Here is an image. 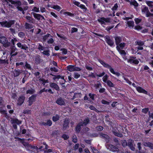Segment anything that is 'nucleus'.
Returning <instances> with one entry per match:
<instances>
[{
	"instance_id": "nucleus-2",
	"label": "nucleus",
	"mask_w": 153,
	"mask_h": 153,
	"mask_svg": "<svg viewBox=\"0 0 153 153\" xmlns=\"http://www.w3.org/2000/svg\"><path fill=\"white\" fill-rule=\"evenodd\" d=\"M15 21L14 20H10L9 21H3L0 22V25L2 27H10L14 24Z\"/></svg>"
},
{
	"instance_id": "nucleus-55",
	"label": "nucleus",
	"mask_w": 153,
	"mask_h": 153,
	"mask_svg": "<svg viewBox=\"0 0 153 153\" xmlns=\"http://www.w3.org/2000/svg\"><path fill=\"white\" fill-rule=\"evenodd\" d=\"M105 88H101L99 90V92L100 93H104V94H106L105 93H104L105 92Z\"/></svg>"
},
{
	"instance_id": "nucleus-13",
	"label": "nucleus",
	"mask_w": 153,
	"mask_h": 153,
	"mask_svg": "<svg viewBox=\"0 0 153 153\" xmlns=\"http://www.w3.org/2000/svg\"><path fill=\"white\" fill-rule=\"evenodd\" d=\"M50 86L51 88L55 89L57 91L60 90L59 88L58 85L55 83L51 82L50 85Z\"/></svg>"
},
{
	"instance_id": "nucleus-60",
	"label": "nucleus",
	"mask_w": 153,
	"mask_h": 153,
	"mask_svg": "<svg viewBox=\"0 0 153 153\" xmlns=\"http://www.w3.org/2000/svg\"><path fill=\"white\" fill-rule=\"evenodd\" d=\"M32 11L36 12H39V8H37L36 7H34L33 8L32 10Z\"/></svg>"
},
{
	"instance_id": "nucleus-22",
	"label": "nucleus",
	"mask_w": 153,
	"mask_h": 153,
	"mask_svg": "<svg viewBox=\"0 0 153 153\" xmlns=\"http://www.w3.org/2000/svg\"><path fill=\"white\" fill-rule=\"evenodd\" d=\"M90 120L88 118H85L83 122H80V124L82 125V126H86L89 122Z\"/></svg>"
},
{
	"instance_id": "nucleus-58",
	"label": "nucleus",
	"mask_w": 153,
	"mask_h": 153,
	"mask_svg": "<svg viewBox=\"0 0 153 153\" xmlns=\"http://www.w3.org/2000/svg\"><path fill=\"white\" fill-rule=\"evenodd\" d=\"M95 87H96V88H99L100 87H102V84L100 82L98 83H97L95 85Z\"/></svg>"
},
{
	"instance_id": "nucleus-36",
	"label": "nucleus",
	"mask_w": 153,
	"mask_h": 153,
	"mask_svg": "<svg viewBox=\"0 0 153 153\" xmlns=\"http://www.w3.org/2000/svg\"><path fill=\"white\" fill-rule=\"evenodd\" d=\"M146 146L149 147L151 149H153V144L151 142H146Z\"/></svg>"
},
{
	"instance_id": "nucleus-46",
	"label": "nucleus",
	"mask_w": 153,
	"mask_h": 153,
	"mask_svg": "<svg viewBox=\"0 0 153 153\" xmlns=\"http://www.w3.org/2000/svg\"><path fill=\"white\" fill-rule=\"evenodd\" d=\"M102 19L104 21L107 23L110 22V19L109 18H105L104 17H102Z\"/></svg>"
},
{
	"instance_id": "nucleus-26",
	"label": "nucleus",
	"mask_w": 153,
	"mask_h": 153,
	"mask_svg": "<svg viewBox=\"0 0 153 153\" xmlns=\"http://www.w3.org/2000/svg\"><path fill=\"white\" fill-rule=\"evenodd\" d=\"M14 71V77H17L21 73V72L20 71V70L19 69H15Z\"/></svg>"
},
{
	"instance_id": "nucleus-14",
	"label": "nucleus",
	"mask_w": 153,
	"mask_h": 153,
	"mask_svg": "<svg viewBox=\"0 0 153 153\" xmlns=\"http://www.w3.org/2000/svg\"><path fill=\"white\" fill-rule=\"evenodd\" d=\"M137 91L139 92L144 93L146 94H148V92L141 87L138 86L136 88Z\"/></svg>"
},
{
	"instance_id": "nucleus-18",
	"label": "nucleus",
	"mask_w": 153,
	"mask_h": 153,
	"mask_svg": "<svg viewBox=\"0 0 153 153\" xmlns=\"http://www.w3.org/2000/svg\"><path fill=\"white\" fill-rule=\"evenodd\" d=\"M116 48L117 51L121 55L123 56H125L126 54V53L125 51L124 50L120 49L119 45L117 46Z\"/></svg>"
},
{
	"instance_id": "nucleus-64",
	"label": "nucleus",
	"mask_w": 153,
	"mask_h": 153,
	"mask_svg": "<svg viewBox=\"0 0 153 153\" xmlns=\"http://www.w3.org/2000/svg\"><path fill=\"white\" fill-rule=\"evenodd\" d=\"M92 150H93L94 153H100L98 150L94 147H93Z\"/></svg>"
},
{
	"instance_id": "nucleus-45",
	"label": "nucleus",
	"mask_w": 153,
	"mask_h": 153,
	"mask_svg": "<svg viewBox=\"0 0 153 153\" xmlns=\"http://www.w3.org/2000/svg\"><path fill=\"white\" fill-rule=\"evenodd\" d=\"M149 111V109L148 108H144L142 109V112L145 114H147L148 112Z\"/></svg>"
},
{
	"instance_id": "nucleus-10",
	"label": "nucleus",
	"mask_w": 153,
	"mask_h": 153,
	"mask_svg": "<svg viewBox=\"0 0 153 153\" xmlns=\"http://www.w3.org/2000/svg\"><path fill=\"white\" fill-rule=\"evenodd\" d=\"M65 99L62 97H59L58 98L56 101V103L58 105H63L65 104Z\"/></svg>"
},
{
	"instance_id": "nucleus-31",
	"label": "nucleus",
	"mask_w": 153,
	"mask_h": 153,
	"mask_svg": "<svg viewBox=\"0 0 153 153\" xmlns=\"http://www.w3.org/2000/svg\"><path fill=\"white\" fill-rule=\"evenodd\" d=\"M105 83H107V85L110 87H113L114 86L113 83L109 80H108Z\"/></svg>"
},
{
	"instance_id": "nucleus-1",
	"label": "nucleus",
	"mask_w": 153,
	"mask_h": 153,
	"mask_svg": "<svg viewBox=\"0 0 153 153\" xmlns=\"http://www.w3.org/2000/svg\"><path fill=\"white\" fill-rule=\"evenodd\" d=\"M0 42L5 48L8 47L10 46V43L8 41L7 38L4 36L0 37Z\"/></svg>"
},
{
	"instance_id": "nucleus-20",
	"label": "nucleus",
	"mask_w": 153,
	"mask_h": 153,
	"mask_svg": "<svg viewBox=\"0 0 153 153\" xmlns=\"http://www.w3.org/2000/svg\"><path fill=\"white\" fill-rule=\"evenodd\" d=\"M11 4L15 5V6H17V7H19L22 4L20 1L17 0L13 1Z\"/></svg>"
},
{
	"instance_id": "nucleus-28",
	"label": "nucleus",
	"mask_w": 153,
	"mask_h": 153,
	"mask_svg": "<svg viewBox=\"0 0 153 153\" xmlns=\"http://www.w3.org/2000/svg\"><path fill=\"white\" fill-rule=\"evenodd\" d=\"M32 13L33 14L34 17L38 20H39L41 18V15L39 14H36L34 13Z\"/></svg>"
},
{
	"instance_id": "nucleus-3",
	"label": "nucleus",
	"mask_w": 153,
	"mask_h": 153,
	"mask_svg": "<svg viewBox=\"0 0 153 153\" xmlns=\"http://www.w3.org/2000/svg\"><path fill=\"white\" fill-rule=\"evenodd\" d=\"M141 11L143 13L145 14L146 16L147 17H153V13L150 12L147 7L145 6L143 8H142Z\"/></svg>"
},
{
	"instance_id": "nucleus-52",
	"label": "nucleus",
	"mask_w": 153,
	"mask_h": 153,
	"mask_svg": "<svg viewBox=\"0 0 153 153\" xmlns=\"http://www.w3.org/2000/svg\"><path fill=\"white\" fill-rule=\"evenodd\" d=\"M137 44L139 46H142L144 45V42L141 41H137Z\"/></svg>"
},
{
	"instance_id": "nucleus-33",
	"label": "nucleus",
	"mask_w": 153,
	"mask_h": 153,
	"mask_svg": "<svg viewBox=\"0 0 153 153\" xmlns=\"http://www.w3.org/2000/svg\"><path fill=\"white\" fill-rule=\"evenodd\" d=\"M127 24L129 27H133L134 26V22L133 21H128L127 22Z\"/></svg>"
},
{
	"instance_id": "nucleus-5",
	"label": "nucleus",
	"mask_w": 153,
	"mask_h": 153,
	"mask_svg": "<svg viewBox=\"0 0 153 153\" xmlns=\"http://www.w3.org/2000/svg\"><path fill=\"white\" fill-rule=\"evenodd\" d=\"M93 137H97L99 136L101 138H103L105 140L106 143H108L110 141V138L108 134H91Z\"/></svg>"
},
{
	"instance_id": "nucleus-54",
	"label": "nucleus",
	"mask_w": 153,
	"mask_h": 153,
	"mask_svg": "<svg viewBox=\"0 0 153 153\" xmlns=\"http://www.w3.org/2000/svg\"><path fill=\"white\" fill-rule=\"evenodd\" d=\"M135 23L136 24H138L141 21V19H139L138 18H136L134 20Z\"/></svg>"
},
{
	"instance_id": "nucleus-56",
	"label": "nucleus",
	"mask_w": 153,
	"mask_h": 153,
	"mask_svg": "<svg viewBox=\"0 0 153 153\" xmlns=\"http://www.w3.org/2000/svg\"><path fill=\"white\" fill-rule=\"evenodd\" d=\"M79 143H77L75 144L74 146V150H76L78 149H79Z\"/></svg>"
},
{
	"instance_id": "nucleus-57",
	"label": "nucleus",
	"mask_w": 153,
	"mask_h": 153,
	"mask_svg": "<svg viewBox=\"0 0 153 153\" xmlns=\"http://www.w3.org/2000/svg\"><path fill=\"white\" fill-rule=\"evenodd\" d=\"M38 49L40 51H42L44 50L45 48L44 47L42 46L40 44H39L38 46Z\"/></svg>"
},
{
	"instance_id": "nucleus-51",
	"label": "nucleus",
	"mask_w": 153,
	"mask_h": 153,
	"mask_svg": "<svg viewBox=\"0 0 153 153\" xmlns=\"http://www.w3.org/2000/svg\"><path fill=\"white\" fill-rule=\"evenodd\" d=\"M19 36L21 38H23L25 35V33L22 32H19L18 34Z\"/></svg>"
},
{
	"instance_id": "nucleus-16",
	"label": "nucleus",
	"mask_w": 153,
	"mask_h": 153,
	"mask_svg": "<svg viewBox=\"0 0 153 153\" xmlns=\"http://www.w3.org/2000/svg\"><path fill=\"white\" fill-rule=\"evenodd\" d=\"M70 122V120L68 119H65L64 121L63 125V128L65 129L68 127V125Z\"/></svg>"
},
{
	"instance_id": "nucleus-24",
	"label": "nucleus",
	"mask_w": 153,
	"mask_h": 153,
	"mask_svg": "<svg viewBox=\"0 0 153 153\" xmlns=\"http://www.w3.org/2000/svg\"><path fill=\"white\" fill-rule=\"evenodd\" d=\"M81 126H82V125H81L80 123L76 126L75 130L77 133H78L80 131L81 129Z\"/></svg>"
},
{
	"instance_id": "nucleus-38",
	"label": "nucleus",
	"mask_w": 153,
	"mask_h": 153,
	"mask_svg": "<svg viewBox=\"0 0 153 153\" xmlns=\"http://www.w3.org/2000/svg\"><path fill=\"white\" fill-rule=\"evenodd\" d=\"M50 51L49 50H48L47 51H44L43 52H42V53L43 54L46 55L48 56L50 55L49 53Z\"/></svg>"
},
{
	"instance_id": "nucleus-44",
	"label": "nucleus",
	"mask_w": 153,
	"mask_h": 153,
	"mask_svg": "<svg viewBox=\"0 0 153 153\" xmlns=\"http://www.w3.org/2000/svg\"><path fill=\"white\" fill-rule=\"evenodd\" d=\"M126 45V44L124 43H121L120 44H119V46L120 47V48H121L122 49H123V48L125 47Z\"/></svg>"
},
{
	"instance_id": "nucleus-42",
	"label": "nucleus",
	"mask_w": 153,
	"mask_h": 153,
	"mask_svg": "<svg viewBox=\"0 0 153 153\" xmlns=\"http://www.w3.org/2000/svg\"><path fill=\"white\" fill-rule=\"evenodd\" d=\"M98 21L100 22L101 25L104 24L105 25V23L104 20L103 19H102V17L100 18V19L97 20Z\"/></svg>"
},
{
	"instance_id": "nucleus-7",
	"label": "nucleus",
	"mask_w": 153,
	"mask_h": 153,
	"mask_svg": "<svg viewBox=\"0 0 153 153\" xmlns=\"http://www.w3.org/2000/svg\"><path fill=\"white\" fill-rule=\"evenodd\" d=\"M136 57L134 56H130L129 59H127V61L128 62L131 64L133 63L135 64H138L139 61L135 59Z\"/></svg>"
},
{
	"instance_id": "nucleus-37",
	"label": "nucleus",
	"mask_w": 153,
	"mask_h": 153,
	"mask_svg": "<svg viewBox=\"0 0 153 153\" xmlns=\"http://www.w3.org/2000/svg\"><path fill=\"white\" fill-rule=\"evenodd\" d=\"M108 76L107 74H105L103 77L102 79H103V81L105 82H106L108 80H107V79H108Z\"/></svg>"
},
{
	"instance_id": "nucleus-12",
	"label": "nucleus",
	"mask_w": 153,
	"mask_h": 153,
	"mask_svg": "<svg viewBox=\"0 0 153 153\" xmlns=\"http://www.w3.org/2000/svg\"><path fill=\"white\" fill-rule=\"evenodd\" d=\"M43 62V60L41 58V56L39 55H37L36 56L35 62L36 64H39Z\"/></svg>"
},
{
	"instance_id": "nucleus-19",
	"label": "nucleus",
	"mask_w": 153,
	"mask_h": 153,
	"mask_svg": "<svg viewBox=\"0 0 153 153\" xmlns=\"http://www.w3.org/2000/svg\"><path fill=\"white\" fill-rule=\"evenodd\" d=\"M25 18L27 20L28 22L31 23L33 24H34L35 23V20L34 19L31 17L30 16H26L25 17Z\"/></svg>"
},
{
	"instance_id": "nucleus-9",
	"label": "nucleus",
	"mask_w": 153,
	"mask_h": 153,
	"mask_svg": "<svg viewBox=\"0 0 153 153\" xmlns=\"http://www.w3.org/2000/svg\"><path fill=\"white\" fill-rule=\"evenodd\" d=\"M105 40L108 44L111 46H112L114 45V42L113 40L110 39V37L108 36H106L105 37Z\"/></svg>"
},
{
	"instance_id": "nucleus-62",
	"label": "nucleus",
	"mask_w": 153,
	"mask_h": 153,
	"mask_svg": "<svg viewBox=\"0 0 153 153\" xmlns=\"http://www.w3.org/2000/svg\"><path fill=\"white\" fill-rule=\"evenodd\" d=\"M50 70L51 71H53L56 72H58V70L56 69L55 67L51 68Z\"/></svg>"
},
{
	"instance_id": "nucleus-29",
	"label": "nucleus",
	"mask_w": 153,
	"mask_h": 153,
	"mask_svg": "<svg viewBox=\"0 0 153 153\" xmlns=\"http://www.w3.org/2000/svg\"><path fill=\"white\" fill-rule=\"evenodd\" d=\"M35 92V90L32 88H31L30 89L26 91V94H32L34 93Z\"/></svg>"
},
{
	"instance_id": "nucleus-8",
	"label": "nucleus",
	"mask_w": 153,
	"mask_h": 153,
	"mask_svg": "<svg viewBox=\"0 0 153 153\" xmlns=\"http://www.w3.org/2000/svg\"><path fill=\"white\" fill-rule=\"evenodd\" d=\"M10 54L11 56L16 55L18 54L17 52V49L15 46H11L10 47Z\"/></svg>"
},
{
	"instance_id": "nucleus-47",
	"label": "nucleus",
	"mask_w": 153,
	"mask_h": 153,
	"mask_svg": "<svg viewBox=\"0 0 153 153\" xmlns=\"http://www.w3.org/2000/svg\"><path fill=\"white\" fill-rule=\"evenodd\" d=\"M62 137L65 140H67L69 137L68 134H62Z\"/></svg>"
},
{
	"instance_id": "nucleus-21",
	"label": "nucleus",
	"mask_w": 153,
	"mask_h": 153,
	"mask_svg": "<svg viewBox=\"0 0 153 153\" xmlns=\"http://www.w3.org/2000/svg\"><path fill=\"white\" fill-rule=\"evenodd\" d=\"M115 43L117 46L118 45L119 43L122 41V38L120 37L117 36L115 38Z\"/></svg>"
},
{
	"instance_id": "nucleus-11",
	"label": "nucleus",
	"mask_w": 153,
	"mask_h": 153,
	"mask_svg": "<svg viewBox=\"0 0 153 153\" xmlns=\"http://www.w3.org/2000/svg\"><path fill=\"white\" fill-rule=\"evenodd\" d=\"M25 99V97L23 95L20 96L17 100V104L18 105H21L24 102Z\"/></svg>"
},
{
	"instance_id": "nucleus-48",
	"label": "nucleus",
	"mask_w": 153,
	"mask_h": 153,
	"mask_svg": "<svg viewBox=\"0 0 153 153\" xmlns=\"http://www.w3.org/2000/svg\"><path fill=\"white\" fill-rule=\"evenodd\" d=\"M31 113V111L29 110L25 109L23 111V113L25 114H29Z\"/></svg>"
},
{
	"instance_id": "nucleus-34",
	"label": "nucleus",
	"mask_w": 153,
	"mask_h": 153,
	"mask_svg": "<svg viewBox=\"0 0 153 153\" xmlns=\"http://www.w3.org/2000/svg\"><path fill=\"white\" fill-rule=\"evenodd\" d=\"M130 4L134 5L135 7H137L138 6V3L135 0H134L133 1L131 2Z\"/></svg>"
},
{
	"instance_id": "nucleus-23",
	"label": "nucleus",
	"mask_w": 153,
	"mask_h": 153,
	"mask_svg": "<svg viewBox=\"0 0 153 153\" xmlns=\"http://www.w3.org/2000/svg\"><path fill=\"white\" fill-rule=\"evenodd\" d=\"M74 65H69L67 67V70L70 72L74 71Z\"/></svg>"
},
{
	"instance_id": "nucleus-6",
	"label": "nucleus",
	"mask_w": 153,
	"mask_h": 153,
	"mask_svg": "<svg viewBox=\"0 0 153 153\" xmlns=\"http://www.w3.org/2000/svg\"><path fill=\"white\" fill-rule=\"evenodd\" d=\"M37 96V94L33 95L29 98V100L27 101L29 103V106L31 105L33 102L35 101Z\"/></svg>"
},
{
	"instance_id": "nucleus-30",
	"label": "nucleus",
	"mask_w": 153,
	"mask_h": 153,
	"mask_svg": "<svg viewBox=\"0 0 153 153\" xmlns=\"http://www.w3.org/2000/svg\"><path fill=\"white\" fill-rule=\"evenodd\" d=\"M59 116L56 114L55 116H54L52 117V120L54 122H56L59 120Z\"/></svg>"
},
{
	"instance_id": "nucleus-35",
	"label": "nucleus",
	"mask_w": 153,
	"mask_h": 153,
	"mask_svg": "<svg viewBox=\"0 0 153 153\" xmlns=\"http://www.w3.org/2000/svg\"><path fill=\"white\" fill-rule=\"evenodd\" d=\"M51 37L52 36L50 34L47 33L46 35L44 36L43 37V39L44 41H45L48 38V37Z\"/></svg>"
},
{
	"instance_id": "nucleus-59",
	"label": "nucleus",
	"mask_w": 153,
	"mask_h": 153,
	"mask_svg": "<svg viewBox=\"0 0 153 153\" xmlns=\"http://www.w3.org/2000/svg\"><path fill=\"white\" fill-rule=\"evenodd\" d=\"M74 71H80L81 70V69L80 68L78 67H76L75 65H74Z\"/></svg>"
},
{
	"instance_id": "nucleus-53",
	"label": "nucleus",
	"mask_w": 153,
	"mask_h": 153,
	"mask_svg": "<svg viewBox=\"0 0 153 153\" xmlns=\"http://www.w3.org/2000/svg\"><path fill=\"white\" fill-rule=\"evenodd\" d=\"M79 7L81 8L84 10L85 11H86L87 10V8L84 5L82 4H80L79 6Z\"/></svg>"
},
{
	"instance_id": "nucleus-49",
	"label": "nucleus",
	"mask_w": 153,
	"mask_h": 153,
	"mask_svg": "<svg viewBox=\"0 0 153 153\" xmlns=\"http://www.w3.org/2000/svg\"><path fill=\"white\" fill-rule=\"evenodd\" d=\"M78 31L77 28L75 27H72L71 29V33L77 32Z\"/></svg>"
},
{
	"instance_id": "nucleus-50",
	"label": "nucleus",
	"mask_w": 153,
	"mask_h": 153,
	"mask_svg": "<svg viewBox=\"0 0 153 153\" xmlns=\"http://www.w3.org/2000/svg\"><path fill=\"white\" fill-rule=\"evenodd\" d=\"M146 4H147V5L150 7V8H153V4H151L148 1H146Z\"/></svg>"
},
{
	"instance_id": "nucleus-40",
	"label": "nucleus",
	"mask_w": 153,
	"mask_h": 153,
	"mask_svg": "<svg viewBox=\"0 0 153 153\" xmlns=\"http://www.w3.org/2000/svg\"><path fill=\"white\" fill-rule=\"evenodd\" d=\"M25 67L26 68L30 70L31 69V67L30 65L29 64H28L27 62H25Z\"/></svg>"
},
{
	"instance_id": "nucleus-61",
	"label": "nucleus",
	"mask_w": 153,
	"mask_h": 153,
	"mask_svg": "<svg viewBox=\"0 0 153 153\" xmlns=\"http://www.w3.org/2000/svg\"><path fill=\"white\" fill-rule=\"evenodd\" d=\"M137 147L139 151L141 149V143L140 142H138L137 143Z\"/></svg>"
},
{
	"instance_id": "nucleus-41",
	"label": "nucleus",
	"mask_w": 153,
	"mask_h": 153,
	"mask_svg": "<svg viewBox=\"0 0 153 153\" xmlns=\"http://www.w3.org/2000/svg\"><path fill=\"white\" fill-rule=\"evenodd\" d=\"M74 77L75 79H77L80 76V75L78 73L75 72L74 73Z\"/></svg>"
},
{
	"instance_id": "nucleus-17",
	"label": "nucleus",
	"mask_w": 153,
	"mask_h": 153,
	"mask_svg": "<svg viewBox=\"0 0 153 153\" xmlns=\"http://www.w3.org/2000/svg\"><path fill=\"white\" fill-rule=\"evenodd\" d=\"M52 124V122L50 120H48L46 122H42L41 123L42 125L48 126H51Z\"/></svg>"
},
{
	"instance_id": "nucleus-25",
	"label": "nucleus",
	"mask_w": 153,
	"mask_h": 153,
	"mask_svg": "<svg viewBox=\"0 0 153 153\" xmlns=\"http://www.w3.org/2000/svg\"><path fill=\"white\" fill-rule=\"evenodd\" d=\"M25 26L26 29H28L32 28L33 27V26L32 25L27 22L25 23Z\"/></svg>"
},
{
	"instance_id": "nucleus-4",
	"label": "nucleus",
	"mask_w": 153,
	"mask_h": 153,
	"mask_svg": "<svg viewBox=\"0 0 153 153\" xmlns=\"http://www.w3.org/2000/svg\"><path fill=\"white\" fill-rule=\"evenodd\" d=\"M11 122L13 125V128L15 129H16L17 126L16 124L20 125L22 123V121L19 120L17 119H12Z\"/></svg>"
},
{
	"instance_id": "nucleus-32",
	"label": "nucleus",
	"mask_w": 153,
	"mask_h": 153,
	"mask_svg": "<svg viewBox=\"0 0 153 153\" xmlns=\"http://www.w3.org/2000/svg\"><path fill=\"white\" fill-rule=\"evenodd\" d=\"M81 93H74V95L73 97L71 99L72 100H74V99H75L76 98L78 97L79 96H80L81 95Z\"/></svg>"
},
{
	"instance_id": "nucleus-27",
	"label": "nucleus",
	"mask_w": 153,
	"mask_h": 153,
	"mask_svg": "<svg viewBox=\"0 0 153 153\" xmlns=\"http://www.w3.org/2000/svg\"><path fill=\"white\" fill-rule=\"evenodd\" d=\"M8 59H4L3 60L0 58V65L2 64H8Z\"/></svg>"
},
{
	"instance_id": "nucleus-63",
	"label": "nucleus",
	"mask_w": 153,
	"mask_h": 153,
	"mask_svg": "<svg viewBox=\"0 0 153 153\" xmlns=\"http://www.w3.org/2000/svg\"><path fill=\"white\" fill-rule=\"evenodd\" d=\"M54 77L53 78V80H55L56 79H59L61 77V76L59 75H57V76H54Z\"/></svg>"
},
{
	"instance_id": "nucleus-39",
	"label": "nucleus",
	"mask_w": 153,
	"mask_h": 153,
	"mask_svg": "<svg viewBox=\"0 0 153 153\" xmlns=\"http://www.w3.org/2000/svg\"><path fill=\"white\" fill-rule=\"evenodd\" d=\"M52 8L55 9L56 10L58 11L60 10L61 9V7L58 5H54Z\"/></svg>"
},
{
	"instance_id": "nucleus-15",
	"label": "nucleus",
	"mask_w": 153,
	"mask_h": 153,
	"mask_svg": "<svg viewBox=\"0 0 153 153\" xmlns=\"http://www.w3.org/2000/svg\"><path fill=\"white\" fill-rule=\"evenodd\" d=\"M109 146L110 148V150L111 151L113 152H118V151H119V149L117 146L112 144L110 145Z\"/></svg>"
},
{
	"instance_id": "nucleus-43",
	"label": "nucleus",
	"mask_w": 153,
	"mask_h": 153,
	"mask_svg": "<svg viewBox=\"0 0 153 153\" xmlns=\"http://www.w3.org/2000/svg\"><path fill=\"white\" fill-rule=\"evenodd\" d=\"M60 51H62V53L64 54H66L67 53V50L64 48H62L60 49Z\"/></svg>"
}]
</instances>
